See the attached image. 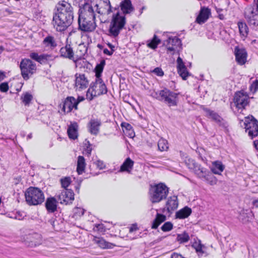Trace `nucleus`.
I'll return each instance as SVG.
<instances>
[{"instance_id": "obj_23", "label": "nucleus", "mask_w": 258, "mask_h": 258, "mask_svg": "<svg viewBox=\"0 0 258 258\" xmlns=\"http://www.w3.org/2000/svg\"><path fill=\"white\" fill-rule=\"evenodd\" d=\"M211 15V10L205 7H201L200 13L196 19V22L199 24L205 23Z\"/></svg>"}, {"instance_id": "obj_4", "label": "nucleus", "mask_w": 258, "mask_h": 258, "mask_svg": "<svg viewBox=\"0 0 258 258\" xmlns=\"http://www.w3.org/2000/svg\"><path fill=\"white\" fill-rule=\"evenodd\" d=\"M169 193L168 187L163 183L151 185L149 197L152 203H158L166 199Z\"/></svg>"}, {"instance_id": "obj_45", "label": "nucleus", "mask_w": 258, "mask_h": 258, "mask_svg": "<svg viewBox=\"0 0 258 258\" xmlns=\"http://www.w3.org/2000/svg\"><path fill=\"white\" fill-rule=\"evenodd\" d=\"M173 228V224L170 222H165L161 227V230L164 232L170 231Z\"/></svg>"}, {"instance_id": "obj_13", "label": "nucleus", "mask_w": 258, "mask_h": 258, "mask_svg": "<svg viewBox=\"0 0 258 258\" xmlns=\"http://www.w3.org/2000/svg\"><path fill=\"white\" fill-rule=\"evenodd\" d=\"M56 197L60 204L67 205L72 203L74 200V194L71 189H64L58 194Z\"/></svg>"}, {"instance_id": "obj_63", "label": "nucleus", "mask_w": 258, "mask_h": 258, "mask_svg": "<svg viewBox=\"0 0 258 258\" xmlns=\"http://www.w3.org/2000/svg\"><path fill=\"white\" fill-rule=\"evenodd\" d=\"M90 144H89V146L87 147V152L89 154H91L92 148L90 147Z\"/></svg>"}, {"instance_id": "obj_1", "label": "nucleus", "mask_w": 258, "mask_h": 258, "mask_svg": "<svg viewBox=\"0 0 258 258\" xmlns=\"http://www.w3.org/2000/svg\"><path fill=\"white\" fill-rule=\"evenodd\" d=\"M122 14L119 12V8H116L117 12L113 14L110 24L109 32L114 37H117L120 31L124 28L126 23L125 15L131 13L134 11L131 0H123L119 5Z\"/></svg>"}, {"instance_id": "obj_30", "label": "nucleus", "mask_w": 258, "mask_h": 258, "mask_svg": "<svg viewBox=\"0 0 258 258\" xmlns=\"http://www.w3.org/2000/svg\"><path fill=\"white\" fill-rule=\"evenodd\" d=\"M134 162L130 158H127L124 161L123 164L120 166L119 170V172L126 171L130 173L134 166Z\"/></svg>"}, {"instance_id": "obj_25", "label": "nucleus", "mask_w": 258, "mask_h": 258, "mask_svg": "<svg viewBox=\"0 0 258 258\" xmlns=\"http://www.w3.org/2000/svg\"><path fill=\"white\" fill-rule=\"evenodd\" d=\"M178 206V201L177 196H173L168 199L166 203V207L168 216H170L177 208Z\"/></svg>"}, {"instance_id": "obj_48", "label": "nucleus", "mask_w": 258, "mask_h": 258, "mask_svg": "<svg viewBox=\"0 0 258 258\" xmlns=\"http://www.w3.org/2000/svg\"><path fill=\"white\" fill-rule=\"evenodd\" d=\"M176 62H177V70H180V71L181 69H184L186 67L182 58L179 56L177 58Z\"/></svg>"}, {"instance_id": "obj_53", "label": "nucleus", "mask_w": 258, "mask_h": 258, "mask_svg": "<svg viewBox=\"0 0 258 258\" xmlns=\"http://www.w3.org/2000/svg\"><path fill=\"white\" fill-rule=\"evenodd\" d=\"M155 74L158 76H163L164 75V72L160 68H156L153 71Z\"/></svg>"}, {"instance_id": "obj_58", "label": "nucleus", "mask_w": 258, "mask_h": 258, "mask_svg": "<svg viewBox=\"0 0 258 258\" xmlns=\"http://www.w3.org/2000/svg\"><path fill=\"white\" fill-rule=\"evenodd\" d=\"M48 222L52 226L53 228H55V220L52 218V219H50Z\"/></svg>"}, {"instance_id": "obj_5", "label": "nucleus", "mask_w": 258, "mask_h": 258, "mask_svg": "<svg viewBox=\"0 0 258 258\" xmlns=\"http://www.w3.org/2000/svg\"><path fill=\"white\" fill-rule=\"evenodd\" d=\"M178 94L165 88L159 92H155L153 97L156 99L163 102L169 106H176L178 103Z\"/></svg>"}, {"instance_id": "obj_52", "label": "nucleus", "mask_w": 258, "mask_h": 258, "mask_svg": "<svg viewBox=\"0 0 258 258\" xmlns=\"http://www.w3.org/2000/svg\"><path fill=\"white\" fill-rule=\"evenodd\" d=\"M9 90L8 84L7 82H4L0 85V91L3 92H6Z\"/></svg>"}, {"instance_id": "obj_16", "label": "nucleus", "mask_w": 258, "mask_h": 258, "mask_svg": "<svg viewBox=\"0 0 258 258\" xmlns=\"http://www.w3.org/2000/svg\"><path fill=\"white\" fill-rule=\"evenodd\" d=\"M59 52L61 57L73 60L76 63V66H78L79 61L81 60L80 59L75 58L74 52L70 44H67L64 47H61Z\"/></svg>"}, {"instance_id": "obj_56", "label": "nucleus", "mask_w": 258, "mask_h": 258, "mask_svg": "<svg viewBox=\"0 0 258 258\" xmlns=\"http://www.w3.org/2000/svg\"><path fill=\"white\" fill-rule=\"evenodd\" d=\"M96 227L98 231H103L104 230V226L102 224H98L96 225Z\"/></svg>"}, {"instance_id": "obj_51", "label": "nucleus", "mask_w": 258, "mask_h": 258, "mask_svg": "<svg viewBox=\"0 0 258 258\" xmlns=\"http://www.w3.org/2000/svg\"><path fill=\"white\" fill-rule=\"evenodd\" d=\"M95 165L99 169H103L105 168L106 165L103 162V161L100 160H97L95 162Z\"/></svg>"}, {"instance_id": "obj_7", "label": "nucleus", "mask_w": 258, "mask_h": 258, "mask_svg": "<svg viewBox=\"0 0 258 258\" xmlns=\"http://www.w3.org/2000/svg\"><path fill=\"white\" fill-rule=\"evenodd\" d=\"M89 6H91L92 9L101 15H108L111 13L114 12L117 10L116 8H112L110 5L109 0H105L101 1L100 0H92L90 3H89Z\"/></svg>"}, {"instance_id": "obj_42", "label": "nucleus", "mask_w": 258, "mask_h": 258, "mask_svg": "<svg viewBox=\"0 0 258 258\" xmlns=\"http://www.w3.org/2000/svg\"><path fill=\"white\" fill-rule=\"evenodd\" d=\"M161 40L159 39L156 35H154L153 38L147 44V46L152 49L157 48L158 45L160 43Z\"/></svg>"}, {"instance_id": "obj_38", "label": "nucleus", "mask_w": 258, "mask_h": 258, "mask_svg": "<svg viewBox=\"0 0 258 258\" xmlns=\"http://www.w3.org/2000/svg\"><path fill=\"white\" fill-rule=\"evenodd\" d=\"M105 64V61L102 60L100 63L97 64L95 68L96 79H100L101 74L103 72L104 66Z\"/></svg>"}, {"instance_id": "obj_34", "label": "nucleus", "mask_w": 258, "mask_h": 258, "mask_svg": "<svg viewBox=\"0 0 258 258\" xmlns=\"http://www.w3.org/2000/svg\"><path fill=\"white\" fill-rule=\"evenodd\" d=\"M224 169V165L219 161H216L212 163V167L211 169L212 172L216 174H221Z\"/></svg>"}, {"instance_id": "obj_22", "label": "nucleus", "mask_w": 258, "mask_h": 258, "mask_svg": "<svg viewBox=\"0 0 258 258\" xmlns=\"http://www.w3.org/2000/svg\"><path fill=\"white\" fill-rule=\"evenodd\" d=\"M101 121L98 119H91L88 124L89 132L91 134L96 136L99 132Z\"/></svg>"}, {"instance_id": "obj_31", "label": "nucleus", "mask_w": 258, "mask_h": 258, "mask_svg": "<svg viewBox=\"0 0 258 258\" xmlns=\"http://www.w3.org/2000/svg\"><path fill=\"white\" fill-rule=\"evenodd\" d=\"M192 246L195 249L199 256H202L206 253V246L202 244L200 240L195 241L192 244Z\"/></svg>"}, {"instance_id": "obj_43", "label": "nucleus", "mask_w": 258, "mask_h": 258, "mask_svg": "<svg viewBox=\"0 0 258 258\" xmlns=\"http://www.w3.org/2000/svg\"><path fill=\"white\" fill-rule=\"evenodd\" d=\"M189 239V236L187 233L184 232L181 234H178L177 236V240L180 243H185Z\"/></svg>"}, {"instance_id": "obj_12", "label": "nucleus", "mask_w": 258, "mask_h": 258, "mask_svg": "<svg viewBox=\"0 0 258 258\" xmlns=\"http://www.w3.org/2000/svg\"><path fill=\"white\" fill-rule=\"evenodd\" d=\"M249 97L241 92L235 93L234 97V103L238 109H244L249 103Z\"/></svg>"}, {"instance_id": "obj_32", "label": "nucleus", "mask_w": 258, "mask_h": 258, "mask_svg": "<svg viewBox=\"0 0 258 258\" xmlns=\"http://www.w3.org/2000/svg\"><path fill=\"white\" fill-rule=\"evenodd\" d=\"M166 220L165 215L157 213L155 219L153 220L152 224V228L156 229L158 226Z\"/></svg>"}, {"instance_id": "obj_40", "label": "nucleus", "mask_w": 258, "mask_h": 258, "mask_svg": "<svg viewBox=\"0 0 258 258\" xmlns=\"http://www.w3.org/2000/svg\"><path fill=\"white\" fill-rule=\"evenodd\" d=\"M33 99V96L28 92H26L21 96V100L25 105H29Z\"/></svg>"}, {"instance_id": "obj_3", "label": "nucleus", "mask_w": 258, "mask_h": 258, "mask_svg": "<svg viewBox=\"0 0 258 258\" xmlns=\"http://www.w3.org/2000/svg\"><path fill=\"white\" fill-rule=\"evenodd\" d=\"M74 18V12L63 14H54L53 25L58 32L66 30L73 23Z\"/></svg>"}, {"instance_id": "obj_61", "label": "nucleus", "mask_w": 258, "mask_h": 258, "mask_svg": "<svg viewBox=\"0 0 258 258\" xmlns=\"http://www.w3.org/2000/svg\"><path fill=\"white\" fill-rule=\"evenodd\" d=\"M107 45L111 49V51H112V52H113L114 51V48L115 47L114 46L110 43H108L107 44Z\"/></svg>"}, {"instance_id": "obj_57", "label": "nucleus", "mask_w": 258, "mask_h": 258, "mask_svg": "<svg viewBox=\"0 0 258 258\" xmlns=\"http://www.w3.org/2000/svg\"><path fill=\"white\" fill-rule=\"evenodd\" d=\"M84 100V98L83 97L79 96L77 98V99H76V103H77V106L78 105V104L83 101Z\"/></svg>"}, {"instance_id": "obj_46", "label": "nucleus", "mask_w": 258, "mask_h": 258, "mask_svg": "<svg viewBox=\"0 0 258 258\" xmlns=\"http://www.w3.org/2000/svg\"><path fill=\"white\" fill-rule=\"evenodd\" d=\"M26 216L24 212H17L15 214H13L10 217L17 220H21Z\"/></svg>"}, {"instance_id": "obj_41", "label": "nucleus", "mask_w": 258, "mask_h": 258, "mask_svg": "<svg viewBox=\"0 0 258 258\" xmlns=\"http://www.w3.org/2000/svg\"><path fill=\"white\" fill-rule=\"evenodd\" d=\"M168 144L167 140L161 138L158 143V149L160 151H167L168 149Z\"/></svg>"}, {"instance_id": "obj_14", "label": "nucleus", "mask_w": 258, "mask_h": 258, "mask_svg": "<svg viewBox=\"0 0 258 258\" xmlns=\"http://www.w3.org/2000/svg\"><path fill=\"white\" fill-rule=\"evenodd\" d=\"M186 163L187 164L188 168L193 169L195 173L200 178H203L209 171L208 169L202 167L200 165L196 163L193 159H188L187 161H186Z\"/></svg>"}, {"instance_id": "obj_20", "label": "nucleus", "mask_w": 258, "mask_h": 258, "mask_svg": "<svg viewBox=\"0 0 258 258\" xmlns=\"http://www.w3.org/2000/svg\"><path fill=\"white\" fill-rule=\"evenodd\" d=\"M30 57L41 64L46 63L48 61H52L54 59V57L50 54H43L39 55L36 52L30 53Z\"/></svg>"}, {"instance_id": "obj_49", "label": "nucleus", "mask_w": 258, "mask_h": 258, "mask_svg": "<svg viewBox=\"0 0 258 258\" xmlns=\"http://www.w3.org/2000/svg\"><path fill=\"white\" fill-rule=\"evenodd\" d=\"M249 90L253 93H255L258 90V80L254 81L250 86Z\"/></svg>"}, {"instance_id": "obj_19", "label": "nucleus", "mask_w": 258, "mask_h": 258, "mask_svg": "<svg viewBox=\"0 0 258 258\" xmlns=\"http://www.w3.org/2000/svg\"><path fill=\"white\" fill-rule=\"evenodd\" d=\"M204 110L206 113V115L212 119V120L215 121L219 126L223 127H226L227 126V122L216 112L208 108H205Z\"/></svg>"}, {"instance_id": "obj_2", "label": "nucleus", "mask_w": 258, "mask_h": 258, "mask_svg": "<svg viewBox=\"0 0 258 258\" xmlns=\"http://www.w3.org/2000/svg\"><path fill=\"white\" fill-rule=\"evenodd\" d=\"M95 10L89 3L84 4L78 17L79 29L83 32H92L96 27Z\"/></svg>"}, {"instance_id": "obj_59", "label": "nucleus", "mask_w": 258, "mask_h": 258, "mask_svg": "<svg viewBox=\"0 0 258 258\" xmlns=\"http://www.w3.org/2000/svg\"><path fill=\"white\" fill-rule=\"evenodd\" d=\"M6 76L4 72L0 71V81H2L4 79Z\"/></svg>"}, {"instance_id": "obj_17", "label": "nucleus", "mask_w": 258, "mask_h": 258, "mask_svg": "<svg viewBox=\"0 0 258 258\" xmlns=\"http://www.w3.org/2000/svg\"><path fill=\"white\" fill-rule=\"evenodd\" d=\"M56 8L57 12L54 14H63L71 13V11L74 12V8L69 2V1H61L59 2L56 6Z\"/></svg>"}, {"instance_id": "obj_15", "label": "nucleus", "mask_w": 258, "mask_h": 258, "mask_svg": "<svg viewBox=\"0 0 258 258\" xmlns=\"http://www.w3.org/2000/svg\"><path fill=\"white\" fill-rule=\"evenodd\" d=\"M244 17L249 25L258 26V12L252 8H247L244 12Z\"/></svg>"}, {"instance_id": "obj_10", "label": "nucleus", "mask_w": 258, "mask_h": 258, "mask_svg": "<svg viewBox=\"0 0 258 258\" xmlns=\"http://www.w3.org/2000/svg\"><path fill=\"white\" fill-rule=\"evenodd\" d=\"M245 131L252 139L258 136V121L252 116L245 118Z\"/></svg>"}, {"instance_id": "obj_28", "label": "nucleus", "mask_w": 258, "mask_h": 258, "mask_svg": "<svg viewBox=\"0 0 258 258\" xmlns=\"http://www.w3.org/2000/svg\"><path fill=\"white\" fill-rule=\"evenodd\" d=\"M78 124L77 122L71 123L69 126L67 133L70 139L75 140L78 138Z\"/></svg>"}, {"instance_id": "obj_62", "label": "nucleus", "mask_w": 258, "mask_h": 258, "mask_svg": "<svg viewBox=\"0 0 258 258\" xmlns=\"http://www.w3.org/2000/svg\"><path fill=\"white\" fill-rule=\"evenodd\" d=\"M253 146L255 149L258 151V140H255L253 142Z\"/></svg>"}, {"instance_id": "obj_8", "label": "nucleus", "mask_w": 258, "mask_h": 258, "mask_svg": "<svg viewBox=\"0 0 258 258\" xmlns=\"http://www.w3.org/2000/svg\"><path fill=\"white\" fill-rule=\"evenodd\" d=\"M21 75L25 80H28L36 71V64L31 60L23 59L20 64Z\"/></svg>"}, {"instance_id": "obj_24", "label": "nucleus", "mask_w": 258, "mask_h": 258, "mask_svg": "<svg viewBox=\"0 0 258 258\" xmlns=\"http://www.w3.org/2000/svg\"><path fill=\"white\" fill-rule=\"evenodd\" d=\"M236 60L240 65L244 64L246 61L247 52L245 49L236 47L234 49Z\"/></svg>"}, {"instance_id": "obj_11", "label": "nucleus", "mask_w": 258, "mask_h": 258, "mask_svg": "<svg viewBox=\"0 0 258 258\" xmlns=\"http://www.w3.org/2000/svg\"><path fill=\"white\" fill-rule=\"evenodd\" d=\"M164 45L166 46L168 52H170L171 54H174L176 51H178L181 48L182 44L180 39L174 36L169 37L164 41Z\"/></svg>"}, {"instance_id": "obj_47", "label": "nucleus", "mask_w": 258, "mask_h": 258, "mask_svg": "<svg viewBox=\"0 0 258 258\" xmlns=\"http://www.w3.org/2000/svg\"><path fill=\"white\" fill-rule=\"evenodd\" d=\"M60 181L62 187L67 189L66 188L68 187L71 183V178L69 177H67L61 179Z\"/></svg>"}, {"instance_id": "obj_33", "label": "nucleus", "mask_w": 258, "mask_h": 258, "mask_svg": "<svg viewBox=\"0 0 258 258\" xmlns=\"http://www.w3.org/2000/svg\"><path fill=\"white\" fill-rule=\"evenodd\" d=\"M191 213V209L188 207H185L183 209L177 211L176 213L175 216L176 218L185 219L187 218Z\"/></svg>"}, {"instance_id": "obj_37", "label": "nucleus", "mask_w": 258, "mask_h": 258, "mask_svg": "<svg viewBox=\"0 0 258 258\" xmlns=\"http://www.w3.org/2000/svg\"><path fill=\"white\" fill-rule=\"evenodd\" d=\"M237 25L240 35L246 37L248 33V28L246 23L243 22H239Z\"/></svg>"}, {"instance_id": "obj_50", "label": "nucleus", "mask_w": 258, "mask_h": 258, "mask_svg": "<svg viewBox=\"0 0 258 258\" xmlns=\"http://www.w3.org/2000/svg\"><path fill=\"white\" fill-rule=\"evenodd\" d=\"M74 214L76 216H81L84 215V210L80 208H76L74 210Z\"/></svg>"}, {"instance_id": "obj_64", "label": "nucleus", "mask_w": 258, "mask_h": 258, "mask_svg": "<svg viewBox=\"0 0 258 258\" xmlns=\"http://www.w3.org/2000/svg\"><path fill=\"white\" fill-rule=\"evenodd\" d=\"M161 212L163 213H165V214L166 215H168V214L167 213V208L165 207V208H163L162 210H161Z\"/></svg>"}, {"instance_id": "obj_39", "label": "nucleus", "mask_w": 258, "mask_h": 258, "mask_svg": "<svg viewBox=\"0 0 258 258\" xmlns=\"http://www.w3.org/2000/svg\"><path fill=\"white\" fill-rule=\"evenodd\" d=\"M203 178H204L205 180L211 185H215L217 183V179L216 177L210 171H208Z\"/></svg>"}, {"instance_id": "obj_35", "label": "nucleus", "mask_w": 258, "mask_h": 258, "mask_svg": "<svg viewBox=\"0 0 258 258\" xmlns=\"http://www.w3.org/2000/svg\"><path fill=\"white\" fill-rule=\"evenodd\" d=\"M86 165V164L84 157L82 156H79L78 157L77 167V171L78 174L81 175L84 172Z\"/></svg>"}, {"instance_id": "obj_55", "label": "nucleus", "mask_w": 258, "mask_h": 258, "mask_svg": "<svg viewBox=\"0 0 258 258\" xmlns=\"http://www.w3.org/2000/svg\"><path fill=\"white\" fill-rule=\"evenodd\" d=\"M103 53L105 54L110 56L113 54V52L112 51H109L108 49L105 48L103 49Z\"/></svg>"}, {"instance_id": "obj_29", "label": "nucleus", "mask_w": 258, "mask_h": 258, "mask_svg": "<svg viewBox=\"0 0 258 258\" xmlns=\"http://www.w3.org/2000/svg\"><path fill=\"white\" fill-rule=\"evenodd\" d=\"M93 241L101 248H111L113 246L112 243L106 241L101 237H94Z\"/></svg>"}, {"instance_id": "obj_21", "label": "nucleus", "mask_w": 258, "mask_h": 258, "mask_svg": "<svg viewBox=\"0 0 258 258\" xmlns=\"http://www.w3.org/2000/svg\"><path fill=\"white\" fill-rule=\"evenodd\" d=\"M75 85L80 90L87 88L89 81L84 74L77 73L75 75Z\"/></svg>"}, {"instance_id": "obj_36", "label": "nucleus", "mask_w": 258, "mask_h": 258, "mask_svg": "<svg viewBox=\"0 0 258 258\" xmlns=\"http://www.w3.org/2000/svg\"><path fill=\"white\" fill-rule=\"evenodd\" d=\"M43 43L45 46L49 47L51 48H54L57 45L54 38L53 36L49 35L47 36L44 39Z\"/></svg>"}, {"instance_id": "obj_27", "label": "nucleus", "mask_w": 258, "mask_h": 258, "mask_svg": "<svg viewBox=\"0 0 258 258\" xmlns=\"http://www.w3.org/2000/svg\"><path fill=\"white\" fill-rule=\"evenodd\" d=\"M45 207L49 213H54L57 210V201L53 198H48L45 202Z\"/></svg>"}, {"instance_id": "obj_9", "label": "nucleus", "mask_w": 258, "mask_h": 258, "mask_svg": "<svg viewBox=\"0 0 258 258\" xmlns=\"http://www.w3.org/2000/svg\"><path fill=\"white\" fill-rule=\"evenodd\" d=\"M107 88L105 84L103 82L102 80L100 79H96L95 82L91 83L90 88L88 89L87 95L90 93V100L93 99V96H100L101 95L106 94L107 93Z\"/></svg>"}, {"instance_id": "obj_60", "label": "nucleus", "mask_w": 258, "mask_h": 258, "mask_svg": "<svg viewBox=\"0 0 258 258\" xmlns=\"http://www.w3.org/2000/svg\"><path fill=\"white\" fill-rule=\"evenodd\" d=\"M138 229L136 225H133L130 229V232H132Z\"/></svg>"}, {"instance_id": "obj_6", "label": "nucleus", "mask_w": 258, "mask_h": 258, "mask_svg": "<svg viewBox=\"0 0 258 258\" xmlns=\"http://www.w3.org/2000/svg\"><path fill=\"white\" fill-rule=\"evenodd\" d=\"M26 201L30 206L41 204L44 201V195L38 187H30L25 193Z\"/></svg>"}, {"instance_id": "obj_18", "label": "nucleus", "mask_w": 258, "mask_h": 258, "mask_svg": "<svg viewBox=\"0 0 258 258\" xmlns=\"http://www.w3.org/2000/svg\"><path fill=\"white\" fill-rule=\"evenodd\" d=\"M61 104H60V106ZM78 109L76 99L72 96L67 97L62 103V110L64 113H70L73 109Z\"/></svg>"}, {"instance_id": "obj_26", "label": "nucleus", "mask_w": 258, "mask_h": 258, "mask_svg": "<svg viewBox=\"0 0 258 258\" xmlns=\"http://www.w3.org/2000/svg\"><path fill=\"white\" fill-rule=\"evenodd\" d=\"M26 239L30 243L29 245L37 246L41 242V236L37 233H32L26 235Z\"/></svg>"}, {"instance_id": "obj_54", "label": "nucleus", "mask_w": 258, "mask_h": 258, "mask_svg": "<svg viewBox=\"0 0 258 258\" xmlns=\"http://www.w3.org/2000/svg\"><path fill=\"white\" fill-rule=\"evenodd\" d=\"M121 125L125 127L127 130L130 131L132 129V126L128 123H122Z\"/></svg>"}, {"instance_id": "obj_44", "label": "nucleus", "mask_w": 258, "mask_h": 258, "mask_svg": "<svg viewBox=\"0 0 258 258\" xmlns=\"http://www.w3.org/2000/svg\"><path fill=\"white\" fill-rule=\"evenodd\" d=\"M177 72L179 75L184 80H186L187 77L190 75V74L187 71L186 67H185L184 69H181L180 71V70H178Z\"/></svg>"}]
</instances>
